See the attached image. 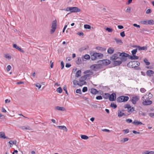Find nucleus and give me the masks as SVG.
I'll use <instances>...</instances> for the list:
<instances>
[{
	"label": "nucleus",
	"instance_id": "nucleus-44",
	"mask_svg": "<svg viewBox=\"0 0 154 154\" xmlns=\"http://www.w3.org/2000/svg\"><path fill=\"white\" fill-rule=\"evenodd\" d=\"M16 140H14V141H10L9 142V143L10 145H12V144L11 143H13L14 144H16ZM10 146H11V145H10Z\"/></svg>",
	"mask_w": 154,
	"mask_h": 154
},
{
	"label": "nucleus",
	"instance_id": "nucleus-53",
	"mask_svg": "<svg viewBox=\"0 0 154 154\" xmlns=\"http://www.w3.org/2000/svg\"><path fill=\"white\" fill-rule=\"evenodd\" d=\"M123 132L125 134L128 133L129 132V130L128 129H126L123 130Z\"/></svg>",
	"mask_w": 154,
	"mask_h": 154
},
{
	"label": "nucleus",
	"instance_id": "nucleus-3",
	"mask_svg": "<svg viewBox=\"0 0 154 154\" xmlns=\"http://www.w3.org/2000/svg\"><path fill=\"white\" fill-rule=\"evenodd\" d=\"M98 63L100 64H102L103 65H107L110 63V61L108 60H100L98 62Z\"/></svg>",
	"mask_w": 154,
	"mask_h": 154
},
{
	"label": "nucleus",
	"instance_id": "nucleus-40",
	"mask_svg": "<svg viewBox=\"0 0 154 154\" xmlns=\"http://www.w3.org/2000/svg\"><path fill=\"white\" fill-rule=\"evenodd\" d=\"M144 62L146 65H149L150 64V63L148 61L147 59L145 58L144 59Z\"/></svg>",
	"mask_w": 154,
	"mask_h": 154
},
{
	"label": "nucleus",
	"instance_id": "nucleus-29",
	"mask_svg": "<svg viewBox=\"0 0 154 154\" xmlns=\"http://www.w3.org/2000/svg\"><path fill=\"white\" fill-rule=\"evenodd\" d=\"M56 109L57 110L62 111H64V110H65V109L64 108H63V107H60L59 106H56Z\"/></svg>",
	"mask_w": 154,
	"mask_h": 154
},
{
	"label": "nucleus",
	"instance_id": "nucleus-37",
	"mask_svg": "<svg viewBox=\"0 0 154 154\" xmlns=\"http://www.w3.org/2000/svg\"><path fill=\"white\" fill-rule=\"evenodd\" d=\"M82 139L84 140H87L88 139V137L85 135H82L81 136Z\"/></svg>",
	"mask_w": 154,
	"mask_h": 154
},
{
	"label": "nucleus",
	"instance_id": "nucleus-2",
	"mask_svg": "<svg viewBox=\"0 0 154 154\" xmlns=\"http://www.w3.org/2000/svg\"><path fill=\"white\" fill-rule=\"evenodd\" d=\"M136 64L137 66H139L140 63L137 61H133L129 62L127 64V66L129 68H133L136 65Z\"/></svg>",
	"mask_w": 154,
	"mask_h": 154
},
{
	"label": "nucleus",
	"instance_id": "nucleus-12",
	"mask_svg": "<svg viewBox=\"0 0 154 154\" xmlns=\"http://www.w3.org/2000/svg\"><path fill=\"white\" fill-rule=\"evenodd\" d=\"M13 47L23 53H24L25 52L22 49L20 48L19 46H17V45L16 44H13Z\"/></svg>",
	"mask_w": 154,
	"mask_h": 154
},
{
	"label": "nucleus",
	"instance_id": "nucleus-48",
	"mask_svg": "<svg viewBox=\"0 0 154 154\" xmlns=\"http://www.w3.org/2000/svg\"><path fill=\"white\" fill-rule=\"evenodd\" d=\"M138 66H137V65H135L133 68L136 70H140L141 69V68L140 67H138Z\"/></svg>",
	"mask_w": 154,
	"mask_h": 154
},
{
	"label": "nucleus",
	"instance_id": "nucleus-58",
	"mask_svg": "<svg viewBox=\"0 0 154 154\" xmlns=\"http://www.w3.org/2000/svg\"><path fill=\"white\" fill-rule=\"evenodd\" d=\"M76 93L79 94H82V92L81 90L80 89H77L76 91Z\"/></svg>",
	"mask_w": 154,
	"mask_h": 154
},
{
	"label": "nucleus",
	"instance_id": "nucleus-39",
	"mask_svg": "<svg viewBox=\"0 0 154 154\" xmlns=\"http://www.w3.org/2000/svg\"><path fill=\"white\" fill-rule=\"evenodd\" d=\"M5 57L8 60H10L11 59V55L9 54H7L5 55Z\"/></svg>",
	"mask_w": 154,
	"mask_h": 154
},
{
	"label": "nucleus",
	"instance_id": "nucleus-47",
	"mask_svg": "<svg viewBox=\"0 0 154 154\" xmlns=\"http://www.w3.org/2000/svg\"><path fill=\"white\" fill-rule=\"evenodd\" d=\"M110 106L111 107H113L114 109H115L117 107V105L115 104L114 103H112Z\"/></svg>",
	"mask_w": 154,
	"mask_h": 154
},
{
	"label": "nucleus",
	"instance_id": "nucleus-60",
	"mask_svg": "<svg viewBox=\"0 0 154 154\" xmlns=\"http://www.w3.org/2000/svg\"><path fill=\"white\" fill-rule=\"evenodd\" d=\"M11 67L10 65H8L7 67V70L8 71H9L11 69Z\"/></svg>",
	"mask_w": 154,
	"mask_h": 154
},
{
	"label": "nucleus",
	"instance_id": "nucleus-4",
	"mask_svg": "<svg viewBox=\"0 0 154 154\" xmlns=\"http://www.w3.org/2000/svg\"><path fill=\"white\" fill-rule=\"evenodd\" d=\"M101 65L100 64H94L91 66L90 68L93 70L96 71L101 68Z\"/></svg>",
	"mask_w": 154,
	"mask_h": 154
},
{
	"label": "nucleus",
	"instance_id": "nucleus-19",
	"mask_svg": "<svg viewBox=\"0 0 154 154\" xmlns=\"http://www.w3.org/2000/svg\"><path fill=\"white\" fill-rule=\"evenodd\" d=\"M97 53L96 52L94 53L93 54L91 55V59L93 60H95L97 58Z\"/></svg>",
	"mask_w": 154,
	"mask_h": 154
},
{
	"label": "nucleus",
	"instance_id": "nucleus-33",
	"mask_svg": "<svg viewBox=\"0 0 154 154\" xmlns=\"http://www.w3.org/2000/svg\"><path fill=\"white\" fill-rule=\"evenodd\" d=\"M87 77H88L86 76V75L84 76H82L80 78V81L82 82V81H84L85 80H86Z\"/></svg>",
	"mask_w": 154,
	"mask_h": 154
},
{
	"label": "nucleus",
	"instance_id": "nucleus-26",
	"mask_svg": "<svg viewBox=\"0 0 154 154\" xmlns=\"http://www.w3.org/2000/svg\"><path fill=\"white\" fill-rule=\"evenodd\" d=\"M57 27V21L55 20L53 21L52 23V28H56Z\"/></svg>",
	"mask_w": 154,
	"mask_h": 154
},
{
	"label": "nucleus",
	"instance_id": "nucleus-50",
	"mask_svg": "<svg viewBox=\"0 0 154 154\" xmlns=\"http://www.w3.org/2000/svg\"><path fill=\"white\" fill-rule=\"evenodd\" d=\"M115 40L116 42V43L118 44L119 43H122V41L121 39L115 38Z\"/></svg>",
	"mask_w": 154,
	"mask_h": 154
},
{
	"label": "nucleus",
	"instance_id": "nucleus-20",
	"mask_svg": "<svg viewBox=\"0 0 154 154\" xmlns=\"http://www.w3.org/2000/svg\"><path fill=\"white\" fill-rule=\"evenodd\" d=\"M0 138L6 139H8V137H6L5 136V134L3 132H0Z\"/></svg>",
	"mask_w": 154,
	"mask_h": 154
},
{
	"label": "nucleus",
	"instance_id": "nucleus-34",
	"mask_svg": "<svg viewBox=\"0 0 154 154\" xmlns=\"http://www.w3.org/2000/svg\"><path fill=\"white\" fill-rule=\"evenodd\" d=\"M97 57L98 58H102L103 56V54L101 53H97Z\"/></svg>",
	"mask_w": 154,
	"mask_h": 154
},
{
	"label": "nucleus",
	"instance_id": "nucleus-6",
	"mask_svg": "<svg viewBox=\"0 0 154 154\" xmlns=\"http://www.w3.org/2000/svg\"><path fill=\"white\" fill-rule=\"evenodd\" d=\"M119 54H120V52L114 54L112 56L110 57V60L112 61L116 60L119 58Z\"/></svg>",
	"mask_w": 154,
	"mask_h": 154
},
{
	"label": "nucleus",
	"instance_id": "nucleus-43",
	"mask_svg": "<svg viewBox=\"0 0 154 154\" xmlns=\"http://www.w3.org/2000/svg\"><path fill=\"white\" fill-rule=\"evenodd\" d=\"M121 62L125 61L127 59V57H120V58Z\"/></svg>",
	"mask_w": 154,
	"mask_h": 154
},
{
	"label": "nucleus",
	"instance_id": "nucleus-45",
	"mask_svg": "<svg viewBox=\"0 0 154 154\" xmlns=\"http://www.w3.org/2000/svg\"><path fill=\"white\" fill-rule=\"evenodd\" d=\"M137 49H134V50H133L131 52L132 54L133 55H135L136 54V52H137Z\"/></svg>",
	"mask_w": 154,
	"mask_h": 154
},
{
	"label": "nucleus",
	"instance_id": "nucleus-22",
	"mask_svg": "<svg viewBox=\"0 0 154 154\" xmlns=\"http://www.w3.org/2000/svg\"><path fill=\"white\" fill-rule=\"evenodd\" d=\"M57 127L59 129H63L66 131H67V129L66 127L64 125L58 126H57Z\"/></svg>",
	"mask_w": 154,
	"mask_h": 154
},
{
	"label": "nucleus",
	"instance_id": "nucleus-56",
	"mask_svg": "<svg viewBox=\"0 0 154 154\" xmlns=\"http://www.w3.org/2000/svg\"><path fill=\"white\" fill-rule=\"evenodd\" d=\"M56 28H52L50 30V33L51 34H52L55 32Z\"/></svg>",
	"mask_w": 154,
	"mask_h": 154
},
{
	"label": "nucleus",
	"instance_id": "nucleus-23",
	"mask_svg": "<svg viewBox=\"0 0 154 154\" xmlns=\"http://www.w3.org/2000/svg\"><path fill=\"white\" fill-rule=\"evenodd\" d=\"M143 154H154V151H145L142 152Z\"/></svg>",
	"mask_w": 154,
	"mask_h": 154
},
{
	"label": "nucleus",
	"instance_id": "nucleus-24",
	"mask_svg": "<svg viewBox=\"0 0 154 154\" xmlns=\"http://www.w3.org/2000/svg\"><path fill=\"white\" fill-rule=\"evenodd\" d=\"M117 101L119 103L123 102V96H121L118 97L117 99Z\"/></svg>",
	"mask_w": 154,
	"mask_h": 154
},
{
	"label": "nucleus",
	"instance_id": "nucleus-10",
	"mask_svg": "<svg viewBox=\"0 0 154 154\" xmlns=\"http://www.w3.org/2000/svg\"><path fill=\"white\" fill-rule=\"evenodd\" d=\"M116 94L114 93H113L110 95H109V99L110 101H112L115 100L116 99Z\"/></svg>",
	"mask_w": 154,
	"mask_h": 154
},
{
	"label": "nucleus",
	"instance_id": "nucleus-5",
	"mask_svg": "<svg viewBox=\"0 0 154 154\" xmlns=\"http://www.w3.org/2000/svg\"><path fill=\"white\" fill-rule=\"evenodd\" d=\"M139 99L140 97L139 96H135L132 97L131 101L133 104H135L139 100Z\"/></svg>",
	"mask_w": 154,
	"mask_h": 154
},
{
	"label": "nucleus",
	"instance_id": "nucleus-8",
	"mask_svg": "<svg viewBox=\"0 0 154 154\" xmlns=\"http://www.w3.org/2000/svg\"><path fill=\"white\" fill-rule=\"evenodd\" d=\"M152 94L150 93H149L147 95L146 94L145 95L143 96L142 98L143 99L149 100L152 97Z\"/></svg>",
	"mask_w": 154,
	"mask_h": 154
},
{
	"label": "nucleus",
	"instance_id": "nucleus-46",
	"mask_svg": "<svg viewBox=\"0 0 154 154\" xmlns=\"http://www.w3.org/2000/svg\"><path fill=\"white\" fill-rule=\"evenodd\" d=\"M105 29L109 32H112L113 31V29L108 27H106V28H105Z\"/></svg>",
	"mask_w": 154,
	"mask_h": 154
},
{
	"label": "nucleus",
	"instance_id": "nucleus-38",
	"mask_svg": "<svg viewBox=\"0 0 154 154\" xmlns=\"http://www.w3.org/2000/svg\"><path fill=\"white\" fill-rule=\"evenodd\" d=\"M124 107L125 108H127L128 110L131 108V106L129 104H127L125 105Z\"/></svg>",
	"mask_w": 154,
	"mask_h": 154
},
{
	"label": "nucleus",
	"instance_id": "nucleus-49",
	"mask_svg": "<svg viewBox=\"0 0 154 154\" xmlns=\"http://www.w3.org/2000/svg\"><path fill=\"white\" fill-rule=\"evenodd\" d=\"M84 28L86 29H90L91 28V26L89 25L86 24L84 26Z\"/></svg>",
	"mask_w": 154,
	"mask_h": 154
},
{
	"label": "nucleus",
	"instance_id": "nucleus-1",
	"mask_svg": "<svg viewBox=\"0 0 154 154\" xmlns=\"http://www.w3.org/2000/svg\"><path fill=\"white\" fill-rule=\"evenodd\" d=\"M66 11H70L71 13H73L79 12L80 10L76 7H68L66 8Z\"/></svg>",
	"mask_w": 154,
	"mask_h": 154
},
{
	"label": "nucleus",
	"instance_id": "nucleus-30",
	"mask_svg": "<svg viewBox=\"0 0 154 154\" xmlns=\"http://www.w3.org/2000/svg\"><path fill=\"white\" fill-rule=\"evenodd\" d=\"M90 57L89 55L85 54L82 58V60L83 61H85L84 59L88 60L90 59Z\"/></svg>",
	"mask_w": 154,
	"mask_h": 154
},
{
	"label": "nucleus",
	"instance_id": "nucleus-54",
	"mask_svg": "<svg viewBox=\"0 0 154 154\" xmlns=\"http://www.w3.org/2000/svg\"><path fill=\"white\" fill-rule=\"evenodd\" d=\"M88 90V88L86 87H84L82 89V91L83 92H86Z\"/></svg>",
	"mask_w": 154,
	"mask_h": 154
},
{
	"label": "nucleus",
	"instance_id": "nucleus-31",
	"mask_svg": "<svg viewBox=\"0 0 154 154\" xmlns=\"http://www.w3.org/2000/svg\"><path fill=\"white\" fill-rule=\"evenodd\" d=\"M102 97L103 98L107 99L109 98V94L108 93H105L103 95Z\"/></svg>",
	"mask_w": 154,
	"mask_h": 154
},
{
	"label": "nucleus",
	"instance_id": "nucleus-25",
	"mask_svg": "<svg viewBox=\"0 0 154 154\" xmlns=\"http://www.w3.org/2000/svg\"><path fill=\"white\" fill-rule=\"evenodd\" d=\"M82 63L81 59L80 57H78L76 58V63L78 64H80Z\"/></svg>",
	"mask_w": 154,
	"mask_h": 154
},
{
	"label": "nucleus",
	"instance_id": "nucleus-57",
	"mask_svg": "<svg viewBox=\"0 0 154 154\" xmlns=\"http://www.w3.org/2000/svg\"><path fill=\"white\" fill-rule=\"evenodd\" d=\"M140 91L141 92L143 93L146 92V90L143 88H141L140 89Z\"/></svg>",
	"mask_w": 154,
	"mask_h": 154
},
{
	"label": "nucleus",
	"instance_id": "nucleus-9",
	"mask_svg": "<svg viewBox=\"0 0 154 154\" xmlns=\"http://www.w3.org/2000/svg\"><path fill=\"white\" fill-rule=\"evenodd\" d=\"M84 73L86 74V76L88 77L90 75H93L94 73L91 70H88L85 71Z\"/></svg>",
	"mask_w": 154,
	"mask_h": 154
},
{
	"label": "nucleus",
	"instance_id": "nucleus-27",
	"mask_svg": "<svg viewBox=\"0 0 154 154\" xmlns=\"http://www.w3.org/2000/svg\"><path fill=\"white\" fill-rule=\"evenodd\" d=\"M96 49L99 51H105V50H106V48L99 46L97 47L96 48Z\"/></svg>",
	"mask_w": 154,
	"mask_h": 154
},
{
	"label": "nucleus",
	"instance_id": "nucleus-61",
	"mask_svg": "<svg viewBox=\"0 0 154 154\" xmlns=\"http://www.w3.org/2000/svg\"><path fill=\"white\" fill-rule=\"evenodd\" d=\"M35 85L36 87H38V89L40 88L41 87V85L38 83H37L36 84H35Z\"/></svg>",
	"mask_w": 154,
	"mask_h": 154
},
{
	"label": "nucleus",
	"instance_id": "nucleus-52",
	"mask_svg": "<svg viewBox=\"0 0 154 154\" xmlns=\"http://www.w3.org/2000/svg\"><path fill=\"white\" fill-rule=\"evenodd\" d=\"M141 23L143 24H148V20H145L141 22Z\"/></svg>",
	"mask_w": 154,
	"mask_h": 154
},
{
	"label": "nucleus",
	"instance_id": "nucleus-18",
	"mask_svg": "<svg viewBox=\"0 0 154 154\" xmlns=\"http://www.w3.org/2000/svg\"><path fill=\"white\" fill-rule=\"evenodd\" d=\"M129 56V54L126 53H120V54H119V56L120 57H128Z\"/></svg>",
	"mask_w": 154,
	"mask_h": 154
},
{
	"label": "nucleus",
	"instance_id": "nucleus-13",
	"mask_svg": "<svg viewBox=\"0 0 154 154\" xmlns=\"http://www.w3.org/2000/svg\"><path fill=\"white\" fill-rule=\"evenodd\" d=\"M154 72L153 71L151 70H147L146 72V74L147 76L151 77L153 75Z\"/></svg>",
	"mask_w": 154,
	"mask_h": 154
},
{
	"label": "nucleus",
	"instance_id": "nucleus-64",
	"mask_svg": "<svg viewBox=\"0 0 154 154\" xmlns=\"http://www.w3.org/2000/svg\"><path fill=\"white\" fill-rule=\"evenodd\" d=\"M131 11V8L128 7L126 10V12L128 13H130Z\"/></svg>",
	"mask_w": 154,
	"mask_h": 154
},
{
	"label": "nucleus",
	"instance_id": "nucleus-7",
	"mask_svg": "<svg viewBox=\"0 0 154 154\" xmlns=\"http://www.w3.org/2000/svg\"><path fill=\"white\" fill-rule=\"evenodd\" d=\"M143 102L142 104L143 105H151L152 103V101L150 100H145L142 99Z\"/></svg>",
	"mask_w": 154,
	"mask_h": 154
},
{
	"label": "nucleus",
	"instance_id": "nucleus-59",
	"mask_svg": "<svg viewBox=\"0 0 154 154\" xmlns=\"http://www.w3.org/2000/svg\"><path fill=\"white\" fill-rule=\"evenodd\" d=\"M96 98L97 100H101L102 99V97L100 96H97L96 97Z\"/></svg>",
	"mask_w": 154,
	"mask_h": 154
},
{
	"label": "nucleus",
	"instance_id": "nucleus-17",
	"mask_svg": "<svg viewBox=\"0 0 154 154\" xmlns=\"http://www.w3.org/2000/svg\"><path fill=\"white\" fill-rule=\"evenodd\" d=\"M90 92L93 94L95 95L98 92V91L95 88H92L91 89Z\"/></svg>",
	"mask_w": 154,
	"mask_h": 154
},
{
	"label": "nucleus",
	"instance_id": "nucleus-41",
	"mask_svg": "<svg viewBox=\"0 0 154 154\" xmlns=\"http://www.w3.org/2000/svg\"><path fill=\"white\" fill-rule=\"evenodd\" d=\"M134 111V108L133 107H131L128 110V112L130 113L133 112V111Z\"/></svg>",
	"mask_w": 154,
	"mask_h": 154
},
{
	"label": "nucleus",
	"instance_id": "nucleus-21",
	"mask_svg": "<svg viewBox=\"0 0 154 154\" xmlns=\"http://www.w3.org/2000/svg\"><path fill=\"white\" fill-rule=\"evenodd\" d=\"M114 50L112 48H109L107 50V52L109 54H111L113 53Z\"/></svg>",
	"mask_w": 154,
	"mask_h": 154
},
{
	"label": "nucleus",
	"instance_id": "nucleus-28",
	"mask_svg": "<svg viewBox=\"0 0 154 154\" xmlns=\"http://www.w3.org/2000/svg\"><path fill=\"white\" fill-rule=\"evenodd\" d=\"M125 115L123 112H122L120 111H119L118 113V116L119 117H121L124 115Z\"/></svg>",
	"mask_w": 154,
	"mask_h": 154
},
{
	"label": "nucleus",
	"instance_id": "nucleus-14",
	"mask_svg": "<svg viewBox=\"0 0 154 154\" xmlns=\"http://www.w3.org/2000/svg\"><path fill=\"white\" fill-rule=\"evenodd\" d=\"M19 128L23 130H31L32 128L29 126H20L19 127Z\"/></svg>",
	"mask_w": 154,
	"mask_h": 154
},
{
	"label": "nucleus",
	"instance_id": "nucleus-35",
	"mask_svg": "<svg viewBox=\"0 0 154 154\" xmlns=\"http://www.w3.org/2000/svg\"><path fill=\"white\" fill-rule=\"evenodd\" d=\"M154 24V21L152 20H148V24L153 25Z\"/></svg>",
	"mask_w": 154,
	"mask_h": 154
},
{
	"label": "nucleus",
	"instance_id": "nucleus-16",
	"mask_svg": "<svg viewBox=\"0 0 154 154\" xmlns=\"http://www.w3.org/2000/svg\"><path fill=\"white\" fill-rule=\"evenodd\" d=\"M122 62L121 61L115 60L113 62V64L115 66L119 65L122 63Z\"/></svg>",
	"mask_w": 154,
	"mask_h": 154
},
{
	"label": "nucleus",
	"instance_id": "nucleus-51",
	"mask_svg": "<svg viewBox=\"0 0 154 154\" xmlns=\"http://www.w3.org/2000/svg\"><path fill=\"white\" fill-rule=\"evenodd\" d=\"M73 84L74 85H79V82L78 81H77L76 80H73Z\"/></svg>",
	"mask_w": 154,
	"mask_h": 154
},
{
	"label": "nucleus",
	"instance_id": "nucleus-36",
	"mask_svg": "<svg viewBox=\"0 0 154 154\" xmlns=\"http://www.w3.org/2000/svg\"><path fill=\"white\" fill-rule=\"evenodd\" d=\"M122 96L123 98V102H126L128 100L129 98L128 97L124 96Z\"/></svg>",
	"mask_w": 154,
	"mask_h": 154
},
{
	"label": "nucleus",
	"instance_id": "nucleus-63",
	"mask_svg": "<svg viewBox=\"0 0 154 154\" xmlns=\"http://www.w3.org/2000/svg\"><path fill=\"white\" fill-rule=\"evenodd\" d=\"M126 121L128 123H130L132 122V120L131 119H128L126 120Z\"/></svg>",
	"mask_w": 154,
	"mask_h": 154
},
{
	"label": "nucleus",
	"instance_id": "nucleus-62",
	"mask_svg": "<svg viewBox=\"0 0 154 154\" xmlns=\"http://www.w3.org/2000/svg\"><path fill=\"white\" fill-rule=\"evenodd\" d=\"M120 35L121 36H122V37H124L125 36V33L124 31H123V32H121L120 33Z\"/></svg>",
	"mask_w": 154,
	"mask_h": 154
},
{
	"label": "nucleus",
	"instance_id": "nucleus-32",
	"mask_svg": "<svg viewBox=\"0 0 154 154\" xmlns=\"http://www.w3.org/2000/svg\"><path fill=\"white\" fill-rule=\"evenodd\" d=\"M81 74V71L80 70H78L76 73L75 76L76 77H80Z\"/></svg>",
	"mask_w": 154,
	"mask_h": 154
},
{
	"label": "nucleus",
	"instance_id": "nucleus-15",
	"mask_svg": "<svg viewBox=\"0 0 154 154\" xmlns=\"http://www.w3.org/2000/svg\"><path fill=\"white\" fill-rule=\"evenodd\" d=\"M132 123L136 125H144L142 122H141L137 121L136 120H135L134 121L132 122Z\"/></svg>",
	"mask_w": 154,
	"mask_h": 154
},
{
	"label": "nucleus",
	"instance_id": "nucleus-11",
	"mask_svg": "<svg viewBox=\"0 0 154 154\" xmlns=\"http://www.w3.org/2000/svg\"><path fill=\"white\" fill-rule=\"evenodd\" d=\"M136 47H137L139 51L141 50H145L146 51L147 50V46L140 47V46H136Z\"/></svg>",
	"mask_w": 154,
	"mask_h": 154
},
{
	"label": "nucleus",
	"instance_id": "nucleus-55",
	"mask_svg": "<svg viewBox=\"0 0 154 154\" xmlns=\"http://www.w3.org/2000/svg\"><path fill=\"white\" fill-rule=\"evenodd\" d=\"M56 28H52L50 30V33L51 34H52L55 32Z\"/></svg>",
	"mask_w": 154,
	"mask_h": 154
},
{
	"label": "nucleus",
	"instance_id": "nucleus-42",
	"mask_svg": "<svg viewBox=\"0 0 154 154\" xmlns=\"http://www.w3.org/2000/svg\"><path fill=\"white\" fill-rule=\"evenodd\" d=\"M56 91L57 92L61 93L62 91V90L61 87H59L57 89Z\"/></svg>",
	"mask_w": 154,
	"mask_h": 154
}]
</instances>
